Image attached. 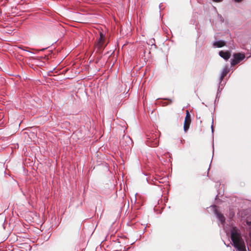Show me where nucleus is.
<instances>
[{"label": "nucleus", "instance_id": "nucleus-16", "mask_svg": "<svg viewBox=\"0 0 251 251\" xmlns=\"http://www.w3.org/2000/svg\"><path fill=\"white\" fill-rule=\"evenodd\" d=\"M45 49H43L41 50L42 51L44 50Z\"/></svg>", "mask_w": 251, "mask_h": 251}, {"label": "nucleus", "instance_id": "nucleus-15", "mask_svg": "<svg viewBox=\"0 0 251 251\" xmlns=\"http://www.w3.org/2000/svg\"><path fill=\"white\" fill-rule=\"evenodd\" d=\"M211 129H212V131H213V125L211 126Z\"/></svg>", "mask_w": 251, "mask_h": 251}, {"label": "nucleus", "instance_id": "nucleus-1", "mask_svg": "<svg viewBox=\"0 0 251 251\" xmlns=\"http://www.w3.org/2000/svg\"><path fill=\"white\" fill-rule=\"evenodd\" d=\"M230 232L231 239L234 247L239 251H247L244 241L241 237L239 229L236 227H232Z\"/></svg>", "mask_w": 251, "mask_h": 251}, {"label": "nucleus", "instance_id": "nucleus-7", "mask_svg": "<svg viewBox=\"0 0 251 251\" xmlns=\"http://www.w3.org/2000/svg\"><path fill=\"white\" fill-rule=\"evenodd\" d=\"M219 54L221 57H222L223 58L226 60H228L230 57V53L229 51H219Z\"/></svg>", "mask_w": 251, "mask_h": 251}, {"label": "nucleus", "instance_id": "nucleus-5", "mask_svg": "<svg viewBox=\"0 0 251 251\" xmlns=\"http://www.w3.org/2000/svg\"><path fill=\"white\" fill-rule=\"evenodd\" d=\"M233 56L234 58L231 61L232 66L238 64L245 58V54L242 53H234Z\"/></svg>", "mask_w": 251, "mask_h": 251}, {"label": "nucleus", "instance_id": "nucleus-8", "mask_svg": "<svg viewBox=\"0 0 251 251\" xmlns=\"http://www.w3.org/2000/svg\"><path fill=\"white\" fill-rule=\"evenodd\" d=\"M215 213L217 216V218L221 222V224L223 225L225 222V218L224 216L222 214L219 213L217 210H215Z\"/></svg>", "mask_w": 251, "mask_h": 251}, {"label": "nucleus", "instance_id": "nucleus-12", "mask_svg": "<svg viewBox=\"0 0 251 251\" xmlns=\"http://www.w3.org/2000/svg\"><path fill=\"white\" fill-rule=\"evenodd\" d=\"M213 1L216 2H220L222 1L223 0H212Z\"/></svg>", "mask_w": 251, "mask_h": 251}, {"label": "nucleus", "instance_id": "nucleus-14", "mask_svg": "<svg viewBox=\"0 0 251 251\" xmlns=\"http://www.w3.org/2000/svg\"><path fill=\"white\" fill-rule=\"evenodd\" d=\"M148 181H149V183H151V184H154V185H157V184H156V181H155V182H154L152 183V182H151L149 181V180H148Z\"/></svg>", "mask_w": 251, "mask_h": 251}, {"label": "nucleus", "instance_id": "nucleus-6", "mask_svg": "<svg viewBox=\"0 0 251 251\" xmlns=\"http://www.w3.org/2000/svg\"><path fill=\"white\" fill-rule=\"evenodd\" d=\"M229 69L228 67L226 66L224 68V69L221 74V76H220V82H219L220 84L221 83V82L222 81V80H223L225 76H226V75L227 74V73L229 72Z\"/></svg>", "mask_w": 251, "mask_h": 251}, {"label": "nucleus", "instance_id": "nucleus-11", "mask_svg": "<svg viewBox=\"0 0 251 251\" xmlns=\"http://www.w3.org/2000/svg\"><path fill=\"white\" fill-rule=\"evenodd\" d=\"M185 121L191 122V116L188 110L186 111V115L185 119Z\"/></svg>", "mask_w": 251, "mask_h": 251}, {"label": "nucleus", "instance_id": "nucleus-3", "mask_svg": "<svg viewBox=\"0 0 251 251\" xmlns=\"http://www.w3.org/2000/svg\"><path fill=\"white\" fill-rule=\"evenodd\" d=\"M120 146L125 150H128L132 146V141L129 136L124 135L120 141Z\"/></svg>", "mask_w": 251, "mask_h": 251}, {"label": "nucleus", "instance_id": "nucleus-13", "mask_svg": "<svg viewBox=\"0 0 251 251\" xmlns=\"http://www.w3.org/2000/svg\"><path fill=\"white\" fill-rule=\"evenodd\" d=\"M236 2H241L242 1H243V0H234Z\"/></svg>", "mask_w": 251, "mask_h": 251}, {"label": "nucleus", "instance_id": "nucleus-10", "mask_svg": "<svg viewBox=\"0 0 251 251\" xmlns=\"http://www.w3.org/2000/svg\"><path fill=\"white\" fill-rule=\"evenodd\" d=\"M190 123L191 122H188L187 121L184 122L183 128H184V130L185 132H187V130H188V129L189 128Z\"/></svg>", "mask_w": 251, "mask_h": 251}, {"label": "nucleus", "instance_id": "nucleus-9", "mask_svg": "<svg viewBox=\"0 0 251 251\" xmlns=\"http://www.w3.org/2000/svg\"><path fill=\"white\" fill-rule=\"evenodd\" d=\"M226 45V42L222 40L217 41L213 43V46L215 48H221Z\"/></svg>", "mask_w": 251, "mask_h": 251}, {"label": "nucleus", "instance_id": "nucleus-4", "mask_svg": "<svg viewBox=\"0 0 251 251\" xmlns=\"http://www.w3.org/2000/svg\"><path fill=\"white\" fill-rule=\"evenodd\" d=\"M107 43L105 42V35L101 32L100 33V38L96 43V47L99 52L103 50L104 48L106 46Z\"/></svg>", "mask_w": 251, "mask_h": 251}, {"label": "nucleus", "instance_id": "nucleus-2", "mask_svg": "<svg viewBox=\"0 0 251 251\" xmlns=\"http://www.w3.org/2000/svg\"><path fill=\"white\" fill-rule=\"evenodd\" d=\"M147 140L146 141L147 144L151 147H155L157 146L159 143L158 134L157 132L156 133H151L147 136Z\"/></svg>", "mask_w": 251, "mask_h": 251}]
</instances>
